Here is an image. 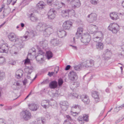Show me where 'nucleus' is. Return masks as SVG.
Listing matches in <instances>:
<instances>
[{
	"mask_svg": "<svg viewBox=\"0 0 124 124\" xmlns=\"http://www.w3.org/2000/svg\"><path fill=\"white\" fill-rule=\"evenodd\" d=\"M70 67V65H67L66 67L65 70H68L69 69Z\"/></svg>",
	"mask_w": 124,
	"mask_h": 124,
	"instance_id": "61",
	"label": "nucleus"
},
{
	"mask_svg": "<svg viewBox=\"0 0 124 124\" xmlns=\"http://www.w3.org/2000/svg\"><path fill=\"white\" fill-rule=\"evenodd\" d=\"M46 56L47 59L49 60L52 57L53 54L51 51H48L46 52Z\"/></svg>",
	"mask_w": 124,
	"mask_h": 124,
	"instance_id": "37",
	"label": "nucleus"
},
{
	"mask_svg": "<svg viewBox=\"0 0 124 124\" xmlns=\"http://www.w3.org/2000/svg\"><path fill=\"white\" fill-rule=\"evenodd\" d=\"M88 116L87 115L85 114L83 115V117L81 116H79L78 119L79 122L81 124H83L84 123V121L87 122L88 121Z\"/></svg>",
	"mask_w": 124,
	"mask_h": 124,
	"instance_id": "14",
	"label": "nucleus"
},
{
	"mask_svg": "<svg viewBox=\"0 0 124 124\" xmlns=\"http://www.w3.org/2000/svg\"><path fill=\"white\" fill-rule=\"evenodd\" d=\"M91 36L88 34H85L83 35L81 37V42L85 44H87L90 40Z\"/></svg>",
	"mask_w": 124,
	"mask_h": 124,
	"instance_id": "9",
	"label": "nucleus"
},
{
	"mask_svg": "<svg viewBox=\"0 0 124 124\" xmlns=\"http://www.w3.org/2000/svg\"><path fill=\"white\" fill-rule=\"evenodd\" d=\"M83 30V28L82 27H80L78 28L77 30V32L82 34Z\"/></svg>",
	"mask_w": 124,
	"mask_h": 124,
	"instance_id": "47",
	"label": "nucleus"
},
{
	"mask_svg": "<svg viewBox=\"0 0 124 124\" xmlns=\"http://www.w3.org/2000/svg\"><path fill=\"white\" fill-rule=\"evenodd\" d=\"M0 124H7V123L4 119L0 118Z\"/></svg>",
	"mask_w": 124,
	"mask_h": 124,
	"instance_id": "46",
	"label": "nucleus"
},
{
	"mask_svg": "<svg viewBox=\"0 0 124 124\" xmlns=\"http://www.w3.org/2000/svg\"><path fill=\"white\" fill-rule=\"evenodd\" d=\"M66 117L69 120H70L71 121L72 120V119H71V118L70 117V116L69 115H67L66 116Z\"/></svg>",
	"mask_w": 124,
	"mask_h": 124,
	"instance_id": "64",
	"label": "nucleus"
},
{
	"mask_svg": "<svg viewBox=\"0 0 124 124\" xmlns=\"http://www.w3.org/2000/svg\"><path fill=\"white\" fill-rule=\"evenodd\" d=\"M94 61L92 59L88 60L82 63L80 65L74 66V69L79 70L81 68V66L85 68H91L94 65Z\"/></svg>",
	"mask_w": 124,
	"mask_h": 124,
	"instance_id": "2",
	"label": "nucleus"
},
{
	"mask_svg": "<svg viewBox=\"0 0 124 124\" xmlns=\"http://www.w3.org/2000/svg\"><path fill=\"white\" fill-rule=\"evenodd\" d=\"M103 38V35L102 32L100 31L96 33L93 38V40L95 42H101Z\"/></svg>",
	"mask_w": 124,
	"mask_h": 124,
	"instance_id": "7",
	"label": "nucleus"
},
{
	"mask_svg": "<svg viewBox=\"0 0 124 124\" xmlns=\"http://www.w3.org/2000/svg\"><path fill=\"white\" fill-rule=\"evenodd\" d=\"M99 0H91L90 2L92 4L96 5L99 3Z\"/></svg>",
	"mask_w": 124,
	"mask_h": 124,
	"instance_id": "44",
	"label": "nucleus"
},
{
	"mask_svg": "<svg viewBox=\"0 0 124 124\" xmlns=\"http://www.w3.org/2000/svg\"><path fill=\"white\" fill-rule=\"evenodd\" d=\"M37 27L39 28V30L43 31V35L45 37H49L53 31L52 26L47 25L44 23H40L37 26Z\"/></svg>",
	"mask_w": 124,
	"mask_h": 124,
	"instance_id": "1",
	"label": "nucleus"
},
{
	"mask_svg": "<svg viewBox=\"0 0 124 124\" xmlns=\"http://www.w3.org/2000/svg\"><path fill=\"white\" fill-rule=\"evenodd\" d=\"M28 105L29 109L32 111H36L38 108V105L35 104H31Z\"/></svg>",
	"mask_w": 124,
	"mask_h": 124,
	"instance_id": "25",
	"label": "nucleus"
},
{
	"mask_svg": "<svg viewBox=\"0 0 124 124\" xmlns=\"http://www.w3.org/2000/svg\"><path fill=\"white\" fill-rule=\"evenodd\" d=\"M29 80H28L27 79H25L23 81V83L24 85H25V84L27 83Z\"/></svg>",
	"mask_w": 124,
	"mask_h": 124,
	"instance_id": "56",
	"label": "nucleus"
},
{
	"mask_svg": "<svg viewBox=\"0 0 124 124\" xmlns=\"http://www.w3.org/2000/svg\"><path fill=\"white\" fill-rule=\"evenodd\" d=\"M124 119V117H123V118H120L119 119L117 120L115 122L116 124H117L119 122L122 121Z\"/></svg>",
	"mask_w": 124,
	"mask_h": 124,
	"instance_id": "51",
	"label": "nucleus"
},
{
	"mask_svg": "<svg viewBox=\"0 0 124 124\" xmlns=\"http://www.w3.org/2000/svg\"><path fill=\"white\" fill-rule=\"evenodd\" d=\"M44 56L43 55H38L35 58L37 61L39 63H41L44 61Z\"/></svg>",
	"mask_w": 124,
	"mask_h": 124,
	"instance_id": "28",
	"label": "nucleus"
},
{
	"mask_svg": "<svg viewBox=\"0 0 124 124\" xmlns=\"http://www.w3.org/2000/svg\"><path fill=\"white\" fill-rule=\"evenodd\" d=\"M8 38L11 41L15 42L16 45H18L20 47H22V40L21 37H18L14 33L12 32L9 33L8 35Z\"/></svg>",
	"mask_w": 124,
	"mask_h": 124,
	"instance_id": "3",
	"label": "nucleus"
},
{
	"mask_svg": "<svg viewBox=\"0 0 124 124\" xmlns=\"http://www.w3.org/2000/svg\"><path fill=\"white\" fill-rule=\"evenodd\" d=\"M69 79L72 80L74 81L77 80L78 78V76L76 73L73 71H70L69 75Z\"/></svg>",
	"mask_w": 124,
	"mask_h": 124,
	"instance_id": "12",
	"label": "nucleus"
},
{
	"mask_svg": "<svg viewBox=\"0 0 124 124\" xmlns=\"http://www.w3.org/2000/svg\"><path fill=\"white\" fill-rule=\"evenodd\" d=\"M57 33L58 37L61 38L65 37L67 35V32L64 30H62L58 31Z\"/></svg>",
	"mask_w": 124,
	"mask_h": 124,
	"instance_id": "20",
	"label": "nucleus"
},
{
	"mask_svg": "<svg viewBox=\"0 0 124 124\" xmlns=\"http://www.w3.org/2000/svg\"><path fill=\"white\" fill-rule=\"evenodd\" d=\"M6 110H11L12 109V108L11 106H6Z\"/></svg>",
	"mask_w": 124,
	"mask_h": 124,
	"instance_id": "63",
	"label": "nucleus"
},
{
	"mask_svg": "<svg viewBox=\"0 0 124 124\" xmlns=\"http://www.w3.org/2000/svg\"><path fill=\"white\" fill-rule=\"evenodd\" d=\"M82 34L81 33L77 32L75 35L76 38L77 39L80 38L81 39V37L83 36Z\"/></svg>",
	"mask_w": 124,
	"mask_h": 124,
	"instance_id": "42",
	"label": "nucleus"
},
{
	"mask_svg": "<svg viewBox=\"0 0 124 124\" xmlns=\"http://www.w3.org/2000/svg\"><path fill=\"white\" fill-rule=\"evenodd\" d=\"M72 23L69 21H66L63 24V27L65 29L69 30L72 27Z\"/></svg>",
	"mask_w": 124,
	"mask_h": 124,
	"instance_id": "18",
	"label": "nucleus"
},
{
	"mask_svg": "<svg viewBox=\"0 0 124 124\" xmlns=\"http://www.w3.org/2000/svg\"><path fill=\"white\" fill-rule=\"evenodd\" d=\"M80 107L79 105H74L71 107V114H75V115H73V116H77L78 115L79 113H78L76 112H74V111L75 109H76L77 110H78V111H80Z\"/></svg>",
	"mask_w": 124,
	"mask_h": 124,
	"instance_id": "15",
	"label": "nucleus"
},
{
	"mask_svg": "<svg viewBox=\"0 0 124 124\" xmlns=\"http://www.w3.org/2000/svg\"><path fill=\"white\" fill-rule=\"evenodd\" d=\"M119 110H120L118 107H116L114 109V112H118Z\"/></svg>",
	"mask_w": 124,
	"mask_h": 124,
	"instance_id": "52",
	"label": "nucleus"
},
{
	"mask_svg": "<svg viewBox=\"0 0 124 124\" xmlns=\"http://www.w3.org/2000/svg\"><path fill=\"white\" fill-rule=\"evenodd\" d=\"M49 86L50 88L54 89L56 88L58 86L57 83L56 81H52L50 83Z\"/></svg>",
	"mask_w": 124,
	"mask_h": 124,
	"instance_id": "27",
	"label": "nucleus"
},
{
	"mask_svg": "<svg viewBox=\"0 0 124 124\" xmlns=\"http://www.w3.org/2000/svg\"><path fill=\"white\" fill-rule=\"evenodd\" d=\"M4 61V58L2 57H0V63L3 62Z\"/></svg>",
	"mask_w": 124,
	"mask_h": 124,
	"instance_id": "58",
	"label": "nucleus"
},
{
	"mask_svg": "<svg viewBox=\"0 0 124 124\" xmlns=\"http://www.w3.org/2000/svg\"><path fill=\"white\" fill-rule=\"evenodd\" d=\"M88 28L90 30L91 33H94L98 32V28L95 25L93 24L89 25L88 26Z\"/></svg>",
	"mask_w": 124,
	"mask_h": 124,
	"instance_id": "17",
	"label": "nucleus"
},
{
	"mask_svg": "<svg viewBox=\"0 0 124 124\" xmlns=\"http://www.w3.org/2000/svg\"><path fill=\"white\" fill-rule=\"evenodd\" d=\"M55 11L53 9H51L48 13V17L49 19H53L55 17V14L54 13Z\"/></svg>",
	"mask_w": 124,
	"mask_h": 124,
	"instance_id": "19",
	"label": "nucleus"
},
{
	"mask_svg": "<svg viewBox=\"0 0 124 124\" xmlns=\"http://www.w3.org/2000/svg\"><path fill=\"white\" fill-rule=\"evenodd\" d=\"M46 43V45H47V42L46 41H45L44 42L41 41L40 42V45L41 46H43V44H44V43Z\"/></svg>",
	"mask_w": 124,
	"mask_h": 124,
	"instance_id": "54",
	"label": "nucleus"
},
{
	"mask_svg": "<svg viewBox=\"0 0 124 124\" xmlns=\"http://www.w3.org/2000/svg\"><path fill=\"white\" fill-rule=\"evenodd\" d=\"M17 0H3V2L4 3L6 4L7 5H9L10 3L12 1H13L14 3H13V5H14Z\"/></svg>",
	"mask_w": 124,
	"mask_h": 124,
	"instance_id": "39",
	"label": "nucleus"
},
{
	"mask_svg": "<svg viewBox=\"0 0 124 124\" xmlns=\"http://www.w3.org/2000/svg\"><path fill=\"white\" fill-rule=\"evenodd\" d=\"M8 45L7 43L3 44L0 45V52L8 53Z\"/></svg>",
	"mask_w": 124,
	"mask_h": 124,
	"instance_id": "11",
	"label": "nucleus"
},
{
	"mask_svg": "<svg viewBox=\"0 0 124 124\" xmlns=\"http://www.w3.org/2000/svg\"><path fill=\"white\" fill-rule=\"evenodd\" d=\"M69 10H70V11H69V16H75L76 13L74 10L72 9H69Z\"/></svg>",
	"mask_w": 124,
	"mask_h": 124,
	"instance_id": "40",
	"label": "nucleus"
},
{
	"mask_svg": "<svg viewBox=\"0 0 124 124\" xmlns=\"http://www.w3.org/2000/svg\"><path fill=\"white\" fill-rule=\"evenodd\" d=\"M96 47L98 50H101L103 49L104 45L101 42H97L96 44Z\"/></svg>",
	"mask_w": 124,
	"mask_h": 124,
	"instance_id": "31",
	"label": "nucleus"
},
{
	"mask_svg": "<svg viewBox=\"0 0 124 124\" xmlns=\"http://www.w3.org/2000/svg\"><path fill=\"white\" fill-rule=\"evenodd\" d=\"M108 30L111 31L113 33H116L119 31V27L116 23H111L108 26Z\"/></svg>",
	"mask_w": 124,
	"mask_h": 124,
	"instance_id": "6",
	"label": "nucleus"
},
{
	"mask_svg": "<svg viewBox=\"0 0 124 124\" xmlns=\"http://www.w3.org/2000/svg\"><path fill=\"white\" fill-rule=\"evenodd\" d=\"M97 15L95 13H91L88 15V20L90 23L93 22L96 20Z\"/></svg>",
	"mask_w": 124,
	"mask_h": 124,
	"instance_id": "16",
	"label": "nucleus"
},
{
	"mask_svg": "<svg viewBox=\"0 0 124 124\" xmlns=\"http://www.w3.org/2000/svg\"><path fill=\"white\" fill-rule=\"evenodd\" d=\"M82 101L85 104H88L89 103L90 100L88 96L86 95H83L81 97Z\"/></svg>",
	"mask_w": 124,
	"mask_h": 124,
	"instance_id": "21",
	"label": "nucleus"
},
{
	"mask_svg": "<svg viewBox=\"0 0 124 124\" xmlns=\"http://www.w3.org/2000/svg\"><path fill=\"white\" fill-rule=\"evenodd\" d=\"M25 35L21 37L22 43L24 41H25L30 39L35 36V34L34 31H26L25 34Z\"/></svg>",
	"mask_w": 124,
	"mask_h": 124,
	"instance_id": "4",
	"label": "nucleus"
},
{
	"mask_svg": "<svg viewBox=\"0 0 124 124\" xmlns=\"http://www.w3.org/2000/svg\"><path fill=\"white\" fill-rule=\"evenodd\" d=\"M70 85L72 88L74 89L79 86V83L78 82H73L71 83Z\"/></svg>",
	"mask_w": 124,
	"mask_h": 124,
	"instance_id": "34",
	"label": "nucleus"
},
{
	"mask_svg": "<svg viewBox=\"0 0 124 124\" xmlns=\"http://www.w3.org/2000/svg\"><path fill=\"white\" fill-rule=\"evenodd\" d=\"M30 62V60L28 59H27L25 60L24 63L25 64L27 63H29Z\"/></svg>",
	"mask_w": 124,
	"mask_h": 124,
	"instance_id": "60",
	"label": "nucleus"
},
{
	"mask_svg": "<svg viewBox=\"0 0 124 124\" xmlns=\"http://www.w3.org/2000/svg\"><path fill=\"white\" fill-rule=\"evenodd\" d=\"M59 68L58 67H56L55 68V72H54V73L57 74L58 71H59Z\"/></svg>",
	"mask_w": 124,
	"mask_h": 124,
	"instance_id": "55",
	"label": "nucleus"
},
{
	"mask_svg": "<svg viewBox=\"0 0 124 124\" xmlns=\"http://www.w3.org/2000/svg\"><path fill=\"white\" fill-rule=\"evenodd\" d=\"M111 18L113 20H116L119 18L117 13L114 12L111 13L110 14Z\"/></svg>",
	"mask_w": 124,
	"mask_h": 124,
	"instance_id": "23",
	"label": "nucleus"
},
{
	"mask_svg": "<svg viewBox=\"0 0 124 124\" xmlns=\"http://www.w3.org/2000/svg\"><path fill=\"white\" fill-rule=\"evenodd\" d=\"M45 53L43 52L42 50H40L39 51L38 53V55H43L44 56Z\"/></svg>",
	"mask_w": 124,
	"mask_h": 124,
	"instance_id": "49",
	"label": "nucleus"
},
{
	"mask_svg": "<svg viewBox=\"0 0 124 124\" xmlns=\"http://www.w3.org/2000/svg\"><path fill=\"white\" fill-rule=\"evenodd\" d=\"M23 72V71L21 69L18 70L16 72V77L17 78H21L22 76Z\"/></svg>",
	"mask_w": 124,
	"mask_h": 124,
	"instance_id": "22",
	"label": "nucleus"
},
{
	"mask_svg": "<svg viewBox=\"0 0 124 124\" xmlns=\"http://www.w3.org/2000/svg\"><path fill=\"white\" fill-rule=\"evenodd\" d=\"M92 96L95 99V101L96 103L99 101V98L97 92L96 91L93 92L92 93Z\"/></svg>",
	"mask_w": 124,
	"mask_h": 124,
	"instance_id": "32",
	"label": "nucleus"
},
{
	"mask_svg": "<svg viewBox=\"0 0 124 124\" xmlns=\"http://www.w3.org/2000/svg\"><path fill=\"white\" fill-rule=\"evenodd\" d=\"M29 17L32 22H35L38 21V18L33 14L31 13L28 15Z\"/></svg>",
	"mask_w": 124,
	"mask_h": 124,
	"instance_id": "26",
	"label": "nucleus"
},
{
	"mask_svg": "<svg viewBox=\"0 0 124 124\" xmlns=\"http://www.w3.org/2000/svg\"><path fill=\"white\" fill-rule=\"evenodd\" d=\"M54 73V72H49L48 75L50 77L52 76Z\"/></svg>",
	"mask_w": 124,
	"mask_h": 124,
	"instance_id": "57",
	"label": "nucleus"
},
{
	"mask_svg": "<svg viewBox=\"0 0 124 124\" xmlns=\"http://www.w3.org/2000/svg\"><path fill=\"white\" fill-rule=\"evenodd\" d=\"M37 122L38 124H44L46 122V120L44 118L42 117L38 118Z\"/></svg>",
	"mask_w": 124,
	"mask_h": 124,
	"instance_id": "35",
	"label": "nucleus"
},
{
	"mask_svg": "<svg viewBox=\"0 0 124 124\" xmlns=\"http://www.w3.org/2000/svg\"><path fill=\"white\" fill-rule=\"evenodd\" d=\"M35 49L34 48H32L29 50L28 56H29V55H34L35 54Z\"/></svg>",
	"mask_w": 124,
	"mask_h": 124,
	"instance_id": "38",
	"label": "nucleus"
},
{
	"mask_svg": "<svg viewBox=\"0 0 124 124\" xmlns=\"http://www.w3.org/2000/svg\"><path fill=\"white\" fill-rule=\"evenodd\" d=\"M67 2L68 4L72 5V9L77 8L81 6L80 1L79 0H68Z\"/></svg>",
	"mask_w": 124,
	"mask_h": 124,
	"instance_id": "5",
	"label": "nucleus"
},
{
	"mask_svg": "<svg viewBox=\"0 0 124 124\" xmlns=\"http://www.w3.org/2000/svg\"><path fill=\"white\" fill-rule=\"evenodd\" d=\"M20 85V83L18 82H17L16 83V84L15 85H13V86H19Z\"/></svg>",
	"mask_w": 124,
	"mask_h": 124,
	"instance_id": "62",
	"label": "nucleus"
},
{
	"mask_svg": "<svg viewBox=\"0 0 124 124\" xmlns=\"http://www.w3.org/2000/svg\"><path fill=\"white\" fill-rule=\"evenodd\" d=\"M55 101L54 102H50L49 100H43L41 101V106L45 108H48L49 107V105L51 106H54V104L53 103H56Z\"/></svg>",
	"mask_w": 124,
	"mask_h": 124,
	"instance_id": "8",
	"label": "nucleus"
},
{
	"mask_svg": "<svg viewBox=\"0 0 124 124\" xmlns=\"http://www.w3.org/2000/svg\"><path fill=\"white\" fill-rule=\"evenodd\" d=\"M118 108H119L120 110L124 108V104H123L119 107H118Z\"/></svg>",
	"mask_w": 124,
	"mask_h": 124,
	"instance_id": "59",
	"label": "nucleus"
},
{
	"mask_svg": "<svg viewBox=\"0 0 124 124\" xmlns=\"http://www.w3.org/2000/svg\"><path fill=\"white\" fill-rule=\"evenodd\" d=\"M60 106H69V104L66 101H63L60 102Z\"/></svg>",
	"mask_w": 124,
	"mask_h": 124,
	"instance_id": "41",
	"label": "nucleus"
},
{
	"mask_svg": "<svg viewBox=\"0 0 124 124\" xmlns=\"http://www.w3.org/2000/svg\"><path fill=\"white\" fill-rule=\"evenodd\" d=\"M53 0H47V4L50 5H51L52 3Z\"/></svg>",
	"mask_w": 124,
	"mask_h": 124,
	"instance_id": "50",
	"label": "nucleus"
},
{
	"mask_svg": "<svg viewBox=\"0 0 124 124\" xmlns=\"http://www.w3.org/2000/svg\"><path fill=\"white\" fill-rule=\"evenodd\" d=\"M58 84L59 86L62 85L63 82L62 79L61 78H59L58 80Z\"/></svg>",
	"mask_w": 124,
	"mask_h": 124,
	"instance_id": "45",
	"label": "nucleus"
},
{
	"mask_svg": "<svg viewBox=\"0 0 124 124\" xmlns=\"http://www.w3.org/2000/svg\"><path fill=\"white\" fill-rule=\"evenodd\" d=\"M62 109L63 111H66L68 107L69 106H60Z\"/></svg>",
	"mask_w": 124,
	"mask_h": 124,
	"instance_id": "48",
	"label": "nucleus"
},
{
	"mask_svg": "<svg viewBox=\"0 0 124 124\" xmlns=\"http://www.w3.org/2000/svg\"><path fill=\"white\" fill-rule=\"evenodd\" d=\"M54 7L56 8H59L62 7L63 6H65V4L63 2H55L54 4Z\"/></svg>",
	"mask_w": 124,
	"mask_h": 124,
	"instance_id": "24",
	"label": "nucleus"
},
{
	"mask_svg": "<svg viewBox=\"0 0 124 124\" xmlns=\"http://www.w3.org/2000/svg\"><path fill=\"white\" fill-rule=\"evenodd\" d=\"M5 77V73L3 72L0 71V80L3 79Z\"/></svg>",
	"mask_w": 124,
	"mask_h": 124,
	"instance_id": "43",
	"label": "nucleus"
},
{
	"mask_svg": "<svg viewBox=\"0 0 124 124\" xmlns=\"http://www.w3.org/2000/svg\"><path fill=\"white\" fill-rule=\"evenodd\" d=\"M63 124H71L69 122V120H65L63 123Z\"/></svg>",
	"mask_w": 124,
	"mask_h": 124,
	"instance_id": "53",
	"label": "nucleus"
},
{
	"mask_svg": "<svg viewBox=\"0 0 124 124\" xmlns=\"http://www.w3.org/2000/svg\"><path fill=\"white\" fill-rule=\"evenodd\" d=\"M69 9H66L65 10H63L61 12V15L63 17L67 18L69 16Z\"/></svg>",
	"mask_w": 124,
	"mask_h": 124,
	"instance_id": "29",
	"label": "nucleus"
},
{
	"mask_svg": "<svg viewBox=\"0 0 124 124\" xmlns=\"http://www.w3.org/2000/svg\"><path fill=\"white\" fill-rule=\"evenodd\" d=\"M60 42L57 39H54L51 41V43L54 46H55L57 44H59Z\"/></svg>",
	"mask_w": 124,
	"mask_h": 124,
	"instance_id": "36",
	"label": "nucleus"
},
{
	"mask_svg": "<svg viewBox=\"0 0 124 124\" xmlns=\"http://www.w3.org/2000/svg\"><path fill=\"white\" fill-rule=\"evenodd\" d=\"M25 71H26L27 73L28 74L27 75V78L29 79L28 80H30L31 81H32V80L31 79V77L29 76V75L32 72V68L28 67L25 69Z\"/></svg>",
	"mask_w": 124,
	"mask_h": 124,
	"instance_id": "30",
	"label": "nucleus"
},
{
	"mask_svg": "<svg viewBox=\"0 0 124 124\" xmlns=\"http://www.w3.org/2000/svg\"><path fill=\"white\" fill-rule=\"evenodd\" d=\"M44 7V3L43 1L40 2L36 5L37 8L38 9H41Z\"/></svg>",
	"mask_w": 124,
	"mask_h": 124,
	"instance_id": "33",
	"label": "nucleus"
},
{
	"mask_svg": "<svg viewBox=\"0 0 124 124\" xmlns=\"http://www.w3.org/2000/svg\"><path fill=\"white\" fill-rule=\"evenodd\" d=\"M111 54L112 53L110 50L106 49L104 51L102 56L105 59L108 60L110 58Z\"/></svg>",
	"mask_w": 124,
	"mask_h": 124,
	"instance_id": "13",
	"label": "nucleus"
},
{
	"mask_svg": "<svg viewBox=\"0 0 124 124\" xmlns=\"http://www.w3.org/2000/svg\"><path fill=\"white\" fill-rule=\"evenodd\" d=\"M21 115L23 119L26 121L30 119L31 116V113L26 110L23 111Z\"/></svg>",
	"mask_w": 124,
	"mask_h": 124,
	"instance_id": "10",
	"label": "nucleus"
}]
</instances>
